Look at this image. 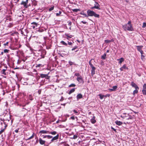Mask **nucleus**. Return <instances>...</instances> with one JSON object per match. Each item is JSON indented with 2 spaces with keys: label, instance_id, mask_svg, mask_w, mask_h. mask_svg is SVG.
<instances>
[{
  "label": "nucleus",
  "instance_id": "1",
  "mask_svg": "<svg viewBox=\"0 0 146 146\" xmlns=\"http://www.w3.org/2000/svg\"><path fill=\"white\" fill-rule=\"evenodd\" d=\"M123 28L125 31L127 30L132 31L133 30V29L132 26L130 21H129L127 24L123 25Z\"/></svg>",
  "mask_w": 146,
  "mask_h": 146
},
{
  "label": "nucleus",
  "instance_id": "2",
  "mask_svg": "<svg viewBox=\"0 0 146 146\" xmlns=\"http://www.w3.org/2000/svg\"><path fill=\"white\" fill-rule=\"evenodd\" d=\"M87 15L88 16H94L96 17L99 18V15L96 13L94 11L90 9H88L87 11Z\"/></svg>",
  "mask_w": 146,
  "mask_h": 146
},
{
  "label": "nucleus",
  "instance_id": "3",
  "mask_svg": "<svg viewBox=\"0 0 146 146\" xmlns=\"http://www.w3.org/2000/svg\"><path fill=\"white\" fill-rule=\"evenodd\" d=\"M28 1V0H26L25 1H23L21 3V4L23 5L25 8H27L28 7V6L27 5Z\"/></svg>",
  "mask_w": 146,
  "mask_h": 146
},
{
  "label": "nucleus",
  "instance_id": "4",
  "mask_svg": "<svg viewBox=\"0 0 146 146\" xmlns=\"http://www.w3.org/2000/svg\"><path fill=\"white\" fill-rule=\"evenodd\" d=\"M39 141L40 143L42 145H45V144L47 143L45 140L42 139L40 138H39Z\"/></svg>",
  "mask_w": 146,
  "mask_h": 146
},
{
  "label": "nucleus",
  "instance_id": "5",
  "mask_svg": "<svg viewBox=\"0 0 146 146\" xmlns=\"http://www.w3.org/2000/svg\"><path fill=\"white\" fill-rule=\"evenodd\" d=\"M142 92L144 95H146V84H144L143 85Z\"/></svg>",
  "mask_w": 146,
  "mask_h": 146
},
{
  "label": "nucleus",
  "instance_id": "6",
  "mask_svg": "<svg viewBox=\"0 0 146 146\" xmlns=\"http://www.w3.org/2000/svg\"><path fill=\"white\" fill-rule=\"evenodd\" d=\"M131 86L135 88V89H139L138 86L135 83H134L133 82H131Z\"/></svg>",
  "mask_w": 146,
  "mask_h": 146
},
{
  "label": "nucleus",
  "instance_id": "7",
  "mask_svg": "<svg viewBox=\"0 0 146 146\" xmlns=\"http://www.w3.org/2000/svg\"><path fill=\"white\" fill-rule=\"evenodd\" d=\"M77 80L80 83H83L84 82L83 78L81 76L78 77L77 78Z\"/></svg>",
  "mask_w": 146,
  "mask_h": 146
},
{
  "label": "nucleus",
  "instance_id": "8",
  "mask_svg": "<svg viewBox=\"0 0 146 146\" xmlns=\"http://www.w3.org/2000/svg\"><path fill=\"white\" fill-rule=\"evenodd\" d=\"M40 76L42 78H45L46 79H49L50 78L47 74H40Z\"/></svg>",
  "mask_w": 146,
  "mask_h": 146
},
{
  "label": "nucleus",
  "instance_id": "9",
  "mask_svg": "<svg viewBox=\"0 0 146 146\" xmlns=\"http://www.w3.org/2000/svg\"><path fill=\"white\" fill-rule=\"evenodd\" d=\"M94 6L96 7V9H97L99 10H100V8L99 7H100V5L98 3L96 2H95V4Z\"/></svg>",
  "mask_w": 146,
  "mask_h": 146
},
{
  "label": "nucleus",
  "instance_id": "10",
  "mask_svg": "<svg viewBox=\"0 0 146 146\" xmlns=\"http://www.w3.org/2000/svg\"><path fill=\"white\" fill-rule=\"evenodd\" d=\"M117 88V86H113L112 87V88L109 89V90L110 91H115Z\"/></svg>",
  "mask_w": 146,
  "mask_h": 146
},
{
  "label": "nucleus",
  "instance_id": "11",
  "mask_svg": "<svg viewBox=\"0 0 146 146\" xmlns=\"http://www.w3.org/2000/svg\"><path fill=\"white\" fill-rule=\"evenodd\" d=\"M82 97L83 96L81 94H78L76 96L77 100H78L79 99L82 98Z\"/></svg>",
  "mask_w": 146,
  "mask_h": 146
},
{
  "label": "nucleus",
  "instance_id": "12",
  "mask_svg": "<svg viewBox=\"0 0 146 146\" xmlns=\"http://www.w3.org/2000/svg\"><path fill=\"white\" fill-rule=\"evenodd\" d=\"M80 14L82 15H83V17H88V16L83 11H81L80 13Z\"/></svg>",
  "mask_w": 146,
  "mask_h": 146
},
{
  "label": "nucleus",
  "instance_id": "13",
  "mask_svg": "<svg viewBox=\"0 0 146 146\" xmlns=\"http://www.w3.org/2000/svg\"><path fill=\"white\" fill-rule=\"evenodd\" d=\"M96 68L94 67L92 68L91 70V74L93 76L95 74V70H96Z\"/></svg>",
  "mask_w": 146,
  "mask_h": 146
},
{
  "label": "nucleus",
  "instance_id": "14",
  "mask_svg": "<svg viewBox=\"0 0 146 146\" xmlns=\"http://www.w3.org/2000/svg\"><path fill=\"white\" fill-rule=\"evenodd\" d=\"M117 60L119 61V63L121 64L124 61V59L123 58L121 57L119 59H117Z\"/></svg>",
  "mask_w": 146,
  "mask_h": 146
},
{
  "label": "nucleus",
  "instance_id": "15",
  "mask_svg": "<svg viewBox=\"0 0 146 146\" xmlns=\"http://www.w3.org/2000/svg\"><path fill=\"white\" fill-rule=\"evenodd\" d=\"M95 118V116H94L91 119V121L92 123H94L96 122V121Z\"/></svg>",
  "mask_w": 146,
  "mask_h": 146
},
{
  "label": "nucleus",
  "instance_id": "16",
  "mask_svg": "<svg viewBox=\"0 0 146 146\" xmlns=\"http://www.w3.org/2000/svg\"><path fill=\"white\" fill-rule=\"evenodd\" d=\"M58 137H52V138L51 140V141L50 143L52 142H55L57 141V140L58 139Z\"/></svg>",
  "mask_w": 146,
  "mask_h": 146
},
{
  "label": "nucleus",
  "instance_id": "17",
  "mask_svg": "<svg viewBox=\"0 0 146 146\" xmlns=\"http://www.w3.org/2000/svg\"><path fill=\"white\" fill-rule=\"evenodd\" d=\"M115 123L117 125H121L122 124V122L120 121H118L117 120L115 122Z\"/></svg>",
  "mask_w": 146,
  "mask_h": 146
},
{
  "label": "nucleus",
  "instance_id": "18",
  "mask_svg": "<svg viewBox=\"0 0 146 146\" xmlns=\"http://www.w3.org/2000/svg\"><path fill=\"white\" fill-rule=\"evenodd\" d=\"M114 40L113 39H111V40H105V42L106 43H109L111 42H113Z\"/></svg>",
  "mask_w": 146,
  "mask_h": 146
},
{
  "label": "nucleus",
  "instance_id": "19",
  "mask_svg": "<svg viewBox=\"0 0 146 146\" xmlns=\"http://www.w3.org/2000/svg\"><path fill=\"white\" fill-rule=\"evenodd\" d=\"M65 35L67 37L66 38L68 40H69V38H71L73 36L71 35H69V34H65Z\"/></svg>",
  "mask_w": 146,
  "mask_h": 146
},
{
  "label": "nucleus",
  "instance_id": "20",
  "mask_svg": "<svg viewBox=\"0 0 146 146\" xmlns=\"http://www.w3.org/2000/svg\"><path fill=\"white\" fill-rule=\"evenodd\" d=\"M48 131H46V130H42L40 131L39 133L42 134V133H48Z\"/></svg>",
  "mask_w": 146,
  "mask_h": 146
},
{
  "label": "nucleus",
  "instance_id": "21",
  "mask_svg": "<svg viewBox=\"0 0 146 146\" xmlns=\"http://www.w3.org/2000/svg\"><path fill=\"white\" fill-rule=\"evenodd\" d=\"M92 60H93V59H92L91 60H90V61H89V65H90V67H91V68H94V67H95L93 66V65H92V63H91V61Z\"/></svg>",
  "mask_w": 146,
  "mask_h": 146
},
{
  "label": "nucleus",
  "instance_id": "22",
  "mask_svg": "<svg viewBox=\"0 0 146 146\" xmlns=\"http://www.w3.org/2000/svg\"><path fill=\"white\" fill-rule=\"evenodd\" d=\"M137 50L139 51L140 50H141L142 48L143 47V46H137Z\"/></svg>",
  "mask_w": 146,
  "mask_h": 146
},
{
  "label": "nucleus",
  "instance_id": "23",
  "mask_svg": "<svg viewBox=\"0 0 146 146\" xmlns=\"http://www.w3.org/2000/svg\"><path fill=\"white\" fill-rule=\"evenodd\" d=\"M82 141L81 140V139H80V137H79V138L78 139L77 141H75L76 142V144H80V143Z\"/></svg>",
  "mask_w": 146,
  "mask_h": 146
},
{
  "label": "nucleus",
  "instance_id": "24",
  "mask_svg": "<svg viewBox=\"0 0 146 146\" xmlns=\"http://www.w3.org/2000/svg\"><path fill=\"white\" fill-rule=\"evenodd\" d=\"M75 90V88H72V89H71L70 91L68 93V94H71L73 92H74Z\"/></svg>",
  "mask_w": 146,
  "mask_h": 146
},
{
  "label": "nucleus",
  "instance_id": "25",
  "mask_svg": "<svg viewBox=\"0 0 146 146\" xmlns=\"http://www.w3.org/2000/svg\"><path fill=\"white\" fill-rule=\"evenodd\" d=\"M6 69L7 68H6L5 69H3L2 70L1 72V74L4 75H6V74L5 72V71L6 70Z\"/></svg>",
  "mask_w": 146,
  "mask_h": 146
},
{
  "label": "nucleus",
  "instance_id": "26",
  "mask_svg": "<svg viewBox=\"0 0 146 146\" xmlns=\"http://www.w3.org/2000/svg\"><path fill=\"white\" fill-rule=\"evenodd\" d=\"M106 53H104L101 57V58L103 60H105L106 59Z\"/></svg>",
  "mask_w": 146,
  "mask_h": 146
},
{
  "label": "nucleus",
  "instance_id": "27",
  "mask_svg": "<svg viewBox=\"0 0 146 146\" xmlns=\"http://www.w3.org/2000/svg\"><path fill=\"white\" fill-rule=\"evenodd\" d=\"M139 89H135L133 91V95H135V94H137L138 92V90Z\"/></svg>",
  "mask_w": 146,
  "mask_h": 146
},
{
  "label": "nucleus",
  "instance_id": "28",
  "mask_svg": "<svg viewBox=\"0 0 146 146\" xmlns=\"http://www.w3.org/2000/svg\"><path fill=\"white\" fill-rule=\"evenodd\" d=\"M123 68L124 70L128 69V68L126 66V65L125 64H124L123 66L122 67Z\"/></svg>",
  "mask_w": 146,
  "mask_h": 146
},
{
  "label": "nucleus",
  "instance_id": "29",
  "mask_svg": "<svg viewBox=\"0 0 146 146\" xmlns=\"http://www.w3.org/2000/svg\"><path fill=\"white\" fill-rule=\"evenodd\" d=\"M60 43L65 46H67V44L63 41H61L60 42Z\"/></svg>",
  "mask_w": 146,
  "mask_h": 146
},
{
  "label": "nucleus",
  "instance_id": "30",
  "mask_svg": "<svg viewBox=\"0 0 146 146\" xmlns=\"http://www.w3.org/2000/svg\"><path fill=\"white\" fill-rule=\"evenodd\" d=\"M80 10L79 9H72V11L74 12H77L78 11H80Z\"/></svg>",
  "mask_w": 146,
  "mask_h": 146
},
{
  "label": "nucleus",
  "instance_id": "31",
  "mask_svg": "<svg viewBox=\"0 0 146 146\" xmlns=\"http://www.w3.org/2000/svg\"><path fill=\"white\" fill-rule=\"evenodd\" d=\"M78 48V46H74V48H73L71 50H72V51L74 50H76Z\"/></svg>",
  "mask_w": 146,
  "mask_h": 146
},
{
  "label": "nucleus",
  "instance_id": "32",
  "mask_svg": "<svg viewBox=\"0 0 146 146\" xmlns=\"http://www.w3.org/2000/svg\"><path fill=\"white\" fill-rule=\"evenodd\" d=\"M49 133H51L52 135H54L56 134L57 132L56 131H53L52 132H51Z\"/></svg>",
  "mask_w": 146,
  "mask_h": 146
},
{
  "label": "nucleus",
  "instance_id": "33",
  "mask_svg": "<svg viewBox=\"0 0 146 146\" xmlns=\"http://www.w3.org/2000/svg\"><path fill=\"white\" fill-rule=\"evenodd\" d=\"M99 96H100V99H103L104 97V96L103 95H102L101 94H99Z\"/></svg>",
  "mask_w": 146,
  "mask_h": 146
},
{
  "label": "nucleus",
  "instance_id": "34",
  "mask_svg": "<svg viewBox=\"0 0 146 146\" xmlns=\"http://www.w3.org/2000/svg\"><path fill=\"white\" fill-rule=\"evenodd\" d=\"M76 86V85L74 84H72L69 86V87H74Z\"/></svg>",
  "mask_w": 146,
  "mask_h": 146
},
{
  "label": "nucleus",
  "instance_id": "35",
  "mask_svg": "<svg viewBox=\"0 0 146 146\" xmlns=\"http://www.w3.org/2000/svg\"><path fill=\"white\" fill-rule=\"evenodd\" d=\"M54 6L52 7H50V8L49 9V11H52V10H53L54 9Z\"/></svg>",
  "mask_w": 146,
  "mask_h": 146
},
{
  "label": "nucleus",
  "instance_id": "36",
  "mask_svg": "<svg viewBox=\"0 0 146 146\" xmlns=\"http://www.w3.org/2000/svg\"><path fill=\"white\" fill-rule=\"evenodd\" d=\"M31 25H34L36 27H37L38 25L37 23L35 22H33L32 23H31Z\"/></svg>",
  "mask_w": 146,
  "mask_h": 146
},
{
  "label": "nucleus",
  "instance_id": "37",
  "mask_svg": "<svg viewBox=\"0 0 146 146\" xmlns=\"http://www.w3.org/2000/svg\"><path fill=\"white\" fill-rule=\"evenodd\" d=\"M142 28H145L146 27V22H144L143 23V26H142Z\"/></svg>",
  "mask_w": 146,
  "mask_h": 146
},
{
  "label": "nucleus",
  "instance_id": "38",
  "mask_svg": "<svg viewBox=\"0 0 146 146\" xmlns=\"http://www.w3.org/2000/svg\"><path fill=\"white\" fill-rule=\"evenodd\" d=\"M74 75L75 76H77V77H80V76H81L80 75V74L79 73H76Z\"/></svg>",
  "mask_w": 146,
  "mask_h": 146
},
{
  "label": "nucleus",
  "instance_id": "39",
  "mask_svg": "<svg viewBox=\"0 0 146 146\" xmlns=\"http://www.w3.org/2000/svg\"><path fill=\"white\" fill-rule=\"evenodd\" d=\"M61 13H62L61 11H59V13H56V16H59V15H60V14Z\"/></svg>",
  "mask_w": 146,
  "mask_h": 146
},
{
  "label": "nucleus",
  "instance_id": "40",
  "mask_svg": "<svg viewBox=\"0 0 146 146\" xmlns=\"http://www.w3.org/2000/svg\"><path fill=\"white\" fill-rule=\"evenodd\" d=\"M69 64H70V66H72V65L74 64V63L73 62L71 61H69Z\"/></svg>",
  "mask_w": 146,
  "mask_h": 146
},
{
  "label": "nucleus",
  "instance_id": "41",
  "mask_svg": "<svg viewBox=\"0 0 146 146\" xmlns=\"http://www.w3.org/2000/svg\"><path fill=\"white\" fill-rule=\"evenodd\" d=\"M9 51V50L7 49H5L4 50V52L5 53H8Z\"/></svg>",
  "mask_w": 146,
  "mask_h": 146
},
{
  "label": "nucleus",
  "instance_id": "42",
  "mask_svg": "<svg viewBox=\"0 0 146 146\" xmlns=\"http://www.w3.org/2000/svg\"><path fill=\"white\" fill-rule=\"evenodd\" d=\"M68 44L69 45L72 46V44H73L72 43L70 42H69L68 41Z\"/></svg>",
  "mask_w": 146,
  "mask_h": 146
},
{
  "label": "nucleus",
  "instance_id": "43",
  "mask_svg": "<svg viewBox=\"0 0 146 146\" xmlns=\"http://www.w3.org/2000/svg\"><path fill=\"white\" fill-rule=\"evenodd\" d=\"M44 136V137H52V136H51L49 135H42L41 136Z\"/></svg>",
  "mask_w": 146,
  "mask_h": 146
},
{
  "label": "nucleus",
  "instance_id": "44",
  "mask_svg": "<svg viewBox=\"0 0 146 146\" xmlns=\"http://www.w3.org/2000/svg\"><path fill=\"white\" fill-rule=\"evenodd\" d=\"M41 66H42V65L40 64H37L36 66V67H40Z\"/></svg>",
  "mask_w": 146,
  "mask_h": 146
},
{
  "label": "nucleus",
  "instance_id": "45",
  "mask_svg": "<svg viewBox=\"0 0 146 146\" xmlns=\"http://www.w3.org/2000/svg\"><path fill=\"white\" fill-rule=\"evenodd\" d=\"M72 22L71 21H70L68 22V25L70 26L72 25Z\"/></svg>",
  "mask_w": 146,
  "mask_h": 146
},
{
  "label": "nucleus",
  "instance_id": "46",
  "mask_svg": "<svg viewBox=\"0 0 146 146\" xmlns=\"http://www.w3.org/2000/svg\"><path fill=\"white\" fill-rule=\"evenodd\" d=\"M64 100V98L62 96L61 97V99L60 100V101H62L63 100Z\"/></svg>",
  "mask_w": 146,
  "mask_h": 146
},
{
  "label": "nucleus",
  "instance_id": "47",
  "mask_svg": "<svg viewBox=\"0 0 146 146\" xmlns=\"http://www.w3.org/2000/svg\"><path fill=\"white\" fill-rule=\"evenodd\" d=\"M70 118L72 120H74L75 119V117L74 116H72L70 117Z\"/></svg>",
  "mask_w": 146,
  "mask_h": 146
},
{
  "label": "nucleus",
  "instance_id": "48",
  "mask_svg": "<svg viewBox=\"0 0 146 146\" xmlns=\"http://www.w3.org/2000/svg\"><path fill=\"white\" fill-rule=\"evenodd\" d=\"M81 22L82 23H83L84 24H86L87 23V22L86 21H82Z\"/></svg>",
  "mask_w": 146,
  "mask_h": 146
},
{
  "label": "nucleus",
  "instance_id": "49",
  "mask_svg": "<svg viewBox=\"0 0 146 146\" xmlns=\"http://www.w3.org/2000/svg\"><path fill=\"white\" fill-rule=\"evenodd\" d=\"M110 95L109 94H107L106 95L104 96V97H106L107 96L109 97Z\"/></svg>",
  "mask_w": 146,
  "mask_h": 146
},
{
  "label": "nucleus",
  "instance_id": "50",
  "mask_svg": "<svg viewBox=\"0 0 146 146\" xmlns=\"http://www.w3.org/2000/svg\"><path fill=\"white\" fill-rule=\"evenodd\" d=\"M33 137H29L28 138V139H25L26 140H30Z\"/></svg>",
  "mask_w": 146,
  "mask_h": 146
},
{
  "label": "nucleus",
  "instance_id": "51",
  "mask_svg": "<svg viewBox=\"0 0 146 146\" xmlns=\"http://www.w3.org/2000/svg\"><path fill=\"white\" fill-rule=\"evenodd\" d=\"M73 111L74 112V113H78V112L77 111V110H73Z\"/></svg>",
  "mask_w": 146,
  "mask_h": 146
},
{
  "label": "nucleus",
  "instance_id": "52",
  "mask_svg": "<svg viewBox=\"0 0 146 146\" xmlns=\"http://www.w3.org/2000/svg\"><path fill=\"white\" fill-rule=\"evenodd\" d=\"M132 119V117L131 116H129V117L127 118V119Z\"/></svg>",
  "mask_w": 146,
  "mask_h": 146
},
{
  "label": "nucleus",
  "instance_id": "53",
  "mask_svg": "<svg viewBox=\"0 0 146 146\" xmlns=\"http://www.w3.org/2000/svg\"><path fill=\"white\" fill-rule=\"evenodd\" d=\"M4 130V129H3L0 131V134H1V133Z\"/></svg>",
  "mask_w": 146,
  "mask_h": 146
},
{
  "label": "nucleus",
  "instance_id": "54",
  "mask_svg": "<svg viewBox=\"0 0 146 146\" xmlns=\"http://www.w3.org/2000/svg\"><path fill=\"white\" fill-rule=\"evenodd\" d=\"M94 8L96 9V7L95 6H94L93 7H92L91 8V9H94Z\"/></svg>",
  "mask_w": 146,
  "mask_h": 146
},
{
  "label": "nucleus",
  "instance_id": "55",
  "mask_svg": "<svg viewBox=\"0 0 146 146\" xmlns=\"http://www.w3.org/2000/svg\"><path fill=\"white\" fill-rule=\"evenodd\" d=\"M120 70L121 71H122L123 70V68L122 67H121L120 68Z\"/></svg>",
  "mask_w": 146,
  "mask_h": 146
},
{
  "label": "nucleus",
  "instance_id": "56",
  "mask_svg": "<svg viewBox=\"0 0 146 146\" xmlns=\"http://www.w3.org/2000/svg\"><path fill=\"white\" fill-rule=\"evenodd\" d=\"M139 52L141 53V54H143V51L142 50H140V51H139Z\"/></svg>",
  "mask_w": 146,
  "mask_h": 146
},
{
  "label": "nucleus",
  "instance_id": "57",
  "mask_svg": "<svg viewBox=\"0 0 146 146\" xmlns=\"http://www.w3.org/2000/svg\"><path fill=\"white\" fill-rule=\"evenodd\" d=\"M38 93H39V94H40L41 93V90H38Z\"/></svg>",
  "mask_w": 146,
  "mask_h": 146
},
{
  "label": "nucleus",
  "instance_id": "58",
  "mask_svg": "<svg viewBox=\"0 0 146 146\" xmlns=\"http://www.w3.org/2000/svg\"><path fill=\"white\" fill-rule=\"evenodd\" d=\"M8 42H7L6 43H4V45L5 46V45H7L8 44Z\"/></svg>",
  "mask_w": 146,
  "mask_h": 146
},
{
  "label": "nucleus",
  "instance_id": "59",
  "mask_svg": "<svg viewBox=\"0 0 146 146\" xmlns=\"http://www.w3.org/2000/svg\"><path fill=\"white\" fill-rule=\"evenodd\" d=\"M15 132L17 133L18 132V129H16L15 130Z\"/></svg>",
  "mask_w": 146,
  "mask_h": 146
},
{
  "label": "nucleus",
  "instance_id": "60",
  "mask_svg": "<svg viewBox=\"0 0 146 146\" xmlns=\"http://www.w3.org/2000/svg\"><path fill=\"white\" fill-rule=\"evenodd\" d=\"M35 26H35V25H34V26H32V27H33V29H35Z\"/></svg>",
  "mask_w": 146,
  "mask_h": 146
},
{
  "label": "nucleus",
  "instance_id": "61",
  "mask_svg": "<svg viewBox=\"0 0 146 146\" xmlns=\"http://www.w3.org/2000/svg\"><path fill=\"white\" fill-rule=\"evenodd\" d=\"M111 129H112L114 131H116V129H115L114 128H113L111 127Z\"/></svg>",
  "mask_w": 146,
  "mask_h": 146
},
{
  "label": "nucleus",
  "instance_id": "62",
  "mask_svg": "<svg viewBox=\"0 0 146 146\" xmlns=\"http://www.w3.org/2000/svg\"><path fill=\"white\" fill-rule=\"evenodd\" d=\"M59 134H57L56 136H55L54 137H59Z\"/></svg>",
  "mask_w": 146,
  "mask_h": 146
},
{
  "label": "nucleus",
  "instance_id": "63",
  "mask_svg": "<svg viewBox=\"0 0 146 146\" xmlns=\"http://www.w3.org/2000/svg\"><path fill=\"white\" fill-rule=\"evenodd\" d=\"M66 104V103H64V104H61L62 105H63L64 106H65V105Z\"/></svg>",
  "mask_w": 146,
  "mask_h": 146
},
{
  "label": "nucleus",
  "instance_id": "64",
  "mask_svg": "<svg viewBox=\"0 0 146 146\" xmlns=\"http://www.w3.org/2000/svg\"><path fill=\"white\" fill-rule=\"evenodd\" d=\"M109 52V50H107V51H106V52H107V53Z\"/></svg>",
  "mask_w": 146,
  "mask_h": 146
}]
</instances>
